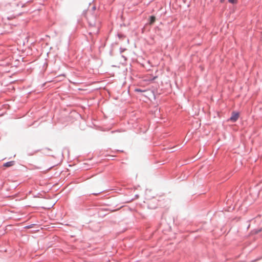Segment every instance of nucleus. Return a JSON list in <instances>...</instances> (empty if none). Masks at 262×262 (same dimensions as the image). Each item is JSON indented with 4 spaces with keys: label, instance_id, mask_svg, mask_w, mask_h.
Returning a JSON list of instances; mask_svg holds the SVG:
<instances>
[{
    "label": "nucleus",
    "instance_id": "obj_7",
    "mask_svg": "<svg viewBox=\"0 0 262 262\" xmlns=\"http://www.w3.org/2000/svg\"><path fill=\"white\" fill-rule=\"evenodd\" d=\"M261 231V229H259V230H255L254 231V233L255 234H257V233H258L259 232H260Z\"/></svg>",
    "mask_w": 262,
    "mask_h": 262
},
{
    "label": "nucleus",
    "instance_id": "obj_2",
    "mask_svg": "<svg viewBox=\"0 0 262 262\" xmlns=\"http://www.w3.org/2000/svg\"><path fill=\"white\" fill-rule=\"evenodd\" d=\"M239 117V114L236 112H233L230 118V120L232 122H235Z\"/></svg>",
    "mask_w": 262,
    "mask_h": 262
},
{
    "label": "nucleus",
    "instance_id": "obj_4",
    "mask_svg": "<svg viewBox=\"0 0 262 262\" xmlns=\"http://www.w3.org/2000/svg\"><path fill=\"white\" fill-rule=\"evenodd\" d=\"M88 21H89V23L90 24V25L91 26H94L95 25V18H93V20H91L90 18H88Z\"/></svg>",
    "mask_w": 262,
    "mask_h": 262
},
{
    "label": "nucleus",
    "instance_id": "obj_9",
    "mask_svg": "<svg viewBox=\"0 0 262 262\" xmlns=\"http://www.w3.org/2000/svg\"><path fill=\"white\" fill-rule=\"evenodd\" d=\"M225 0H221V2H223Z\"/></svg>",
    "mask_w": 262,
    "mask_h": 262
},
{
    "label": "nucleus",
    "instance_id": "obj_5",
    "mask_svg": "<svg viewBox=\"0 0 262 262\" xmlns=\"http://www.w3.org/2000/svg\"><path fill=\"white\" fill-rule=\"evenodd\" d=\"M156 20V17L154 16L150 17V24H152Z\"/></svg>",
    "mask_w": 262,
    "mask_h": 262
},
{
    "label": "nucleus",
    "instance_id": "obj_1",
    "mask_svg": "<svg viewBox=\"0 0 262 262\" xmlns=\"http://www.w3.org/2000/svg\"><path fill=\"white\" fill-rule=\"evenodd\" d=\"M146 202L148 205V207L150 209H155L157 207V201L156 200L152 201L149 199H146Z\"/></svg>",
    "mask_w": 262,
    "mask_h": 262
},
{
    "label": "nucleus",
    "instance_id": "obj_3",
    "mask_svg": "<svg viewBox=\"0 0 262 262\" xmlns=\"http://www.w3.org/2000/svg\"><path fill=\"white\" fill-rule=\"evenodd\" d=\"M14 164V161H10L4 164V166L8 167L13 166Z\"/></svg>",
    "mask_w": 262,
    "mask_h": 262
},
{
    "label": "nucleus",
    "instance_id": "obj_8",
    "mask_svg": "<svg viewBox=\"0 0 262 262\" xmlns=\"http://www.w3.org/2000/svg\"><path fill=\"white\" fill-rule=\"evenodd\" d=\"M135 91H136V92H142V91H141L140 89H136Z\"/></svg>",
    "mask_w": 262,
    "mask_h": 262
},
{
    "label": "nucleus",
    "instance_id": "obj_6",
    "mask_svg": "<svg viewBox=\"0 0 262 262\" xmlns=\"http://www.w3.org/2000/svg\"><path fill=\"white\" fill-rule=\"evenodd\" d=\"M229 2L231 4H234L236 3L237 2V0H228Z\"/></svg>",
    "mask_w": 262,
    "mask_h": 262
}]
</instances>
